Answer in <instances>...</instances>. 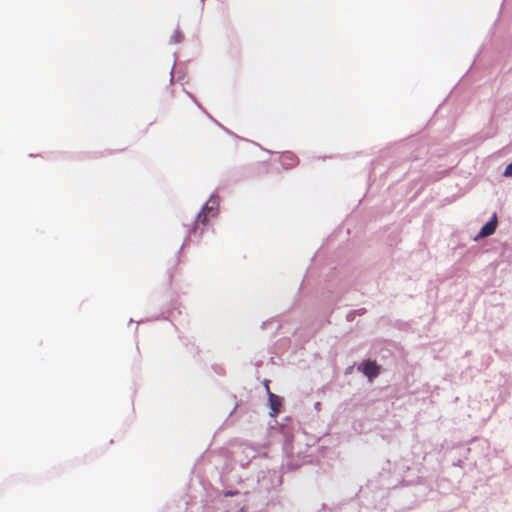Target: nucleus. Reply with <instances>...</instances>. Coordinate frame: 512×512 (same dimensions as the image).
I'll return each instance as SVG.
<instances>
[{
	"label": "nucleus",
	"instance_id": "obj_1",
	"mask_svg": "<svg viewBox=\"0 0 512 512\" xmlns=\"http://www.w3.org/2000/svg\"><path fill=\"white\" fill-rule=\"evenodd\" d=\"M218 213L217 203L210 199L202 208L197 216V223L206 224L208 217H215Z\"/></svg>",
	"mask_w": 512,
	"mask_h": 512
},
{
	"label": "nucleus",
	"instance_id": "obj_2",
	"mask_svg": "<svg viewBox=\"0 0 512 512\" xmlns=\"http://www.w3.org/2000/svg\"><path fill=\"white\" fill-rule=\"evenodd\" d=\"M359 370H361L363 374L371 381L378 376L380 367L376 364L375 361L367 360L361 364Z\"/></svg>",
	"mask_w": 512,
	"mask_h": 512
},
{
	"label": "nucleus",
	"instance_id": "obj_3",
	"mask_svg": "<svg viewBox=\"0 0 512 512\" xmlns=\"http://www.w3.org/2000/svg\"><path fill=\"white\" fill-rule=\"evenodd\" d=\"M279 161L285 169H290L298 164L297 156L292 152H283L279 155Z\"/></svg>",
	"mask_w": 512,
	"mask_h": 512
},
{
	"label": "nucleus",
	"instance_id": "obj_4",
	"mask_svg": "<svg viewBox=\"0 0 512 512\" xmlns=\"http://www.w3.org/2000/svg\"><path fill=\"white\" fill-rule=\"evenodd\" d=\"M497 227V216L493 214L491 220L487 222L480 230L477 238H485L492 235Z\"/></svg>",
	"mask_w": 512,
	"mask_h": 512
},
{
	"label": "nucleus",
	"instance_id": "obj_5",
	"mask_svg": "<svg viewBox=\"0 0 512 512\" xmlns=\"http://www.w3.org/2000/svg\"><path fill=\"white\" fill-rule=\"evenodd\" d=\"M267 390H268V395H269V403H270V408H271V411H272V415H277L279 412H280V409H281V406H282V401H281V398L275 394H273L269 388L267 387Z\"/></svg>",
	"mask_w": 512,
	"mask_h": 512
},
{
	"label": "nucleus",
	"instance_id": "obj_6",
	"mask_svg": "<svg viewBox=\"0 0 512 512\" xmlns=\"http://www.w3.org/2000/svg\"><path fill=\"white\" fill-rule=\"evenodd\" d=\"M503 175L505 177H512V162L505 168Z\"/></svg>",
	"mask_w": 512,
	"mask_h": 512
},
{
	"label": "nucleus",
	"instance_id": "obj_7",
	"mask_svg": "<svg viewBox=\"0 0 512 512\" xmlns=\"http://www.w3.org/2000/svg\"><path fill=\"white\" fill-rule=\"evenodd\" d=\"M235 494H236L235 492L229 491V492L225 493V496H233Z\"/></svg>",
	"mask_w": 512,
	"mask_h": 512
}]
</instances>
